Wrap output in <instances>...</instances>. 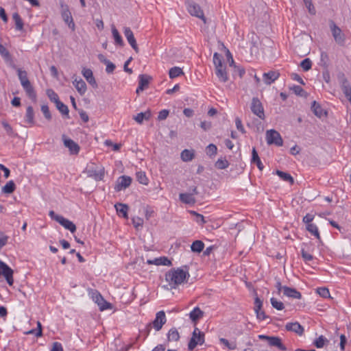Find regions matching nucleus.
I'll return each instance as SVG.
<instances>
[{"mask_svg": "<svg viewBox=\"0 0 351 351\" xmlns=\"http://www.w3.org/2000/svg\"><path fill=\"white\" fill-rule=\"evenodd\" d=\"M188 269V266L185 265L183 268L171 269L166 274L165 280L171 288H176L190 277Z\"/></svg>", "mask_w": 351, "mask_h": 351, "instance_id": "f257e3e1", "label": "nucleus"}, {"mask_svg": "<svg viewBox=\"0 0 351 351\" xmlns=\"http://www.w3.org/2000/svg\"><path fill=\"white\" fill-rule=\"evenodd\" d=\"M330 29L335 43L340 45L344 46L346 43V35L333 21H330Z\"/></svg>", "mask_w": 351, "mask_h": 351, "instance_id": "f03ea898", "label": "nucleus"}, {"mask_svg": "<svg viewBox=\"0 0 351 351\" xmlns=\"http://www.w3.org/2000/svg\"><path fill=\"white\" fill-rule=\"evenodd\" d=\"M204 342V333L199 331L197 328H195L192 333L189 344L188 349L193 350L197 345H202Z\"/></svg>", "mask_w": 351, "mask_h": 351, "instance_id": "7ed1b4c3", "label": "nucleus"}, {"mask_svg": "<svg viewBox=\"0 0 351 351\" xmlns=\"http://www.w3.org/2000/svg\"><path fill=\"white\" fill-rule=\"evenodd\" d=\"M266 141L268 145L274 144L277 146L283 145V140L280 133L275 130H269L266 132Z\"/></svg>", "mask_w": 351, "mask_h": 351, "instance_id": "20e7f679", "label": "nucleus"}, {"mask_svg": "<svg viewBox=\"0 0 351 351\" xmlns=\"http://www.w3.org/2000/svg\"><path fill=\"white\" fill-rule=\"evenodd\" d=\"M187 10L192 16L201 19L204 23H206V19L204 16L203 10L198 4L193 1H188Z\"/></svg>", "mask_w": 351, "mask_h": 351, "instance_id": "39448f33", "label": "nucleus"}, {"mask_svg": "<svg viewBox=\"0 0 351 351\" xmlns=\"http://www.w3.org/2000/svg\"><path fill=\"white\" fill-rule=\"evenodd\" d=\"M61 15L63 21L68 25V26L73 30H75V23L67 5L61 3Z\"/></svg>", "mask_w": 351, "mask_h": 351, "instance_id": "423d86ee", "label": "nucleus"}, {"mask_svg": "<svg viewBox=\"0 0 351 351\" xmlns=\"http://www.w3.org/2000/svg\"><path fill=\"white\" fill-rule=\"evenodd\" d=\"M251 110L252 112L258 116L260 119H265V113H264V108L263 106L262 103L259 100L258 97H253L252 99V104H251Z\"/></svg>", "mask_w": 351, "mask_h": 351, "instance_id": "0eeeda50", "label": "nucleus"}, {"mask_svg": "<svg viewBox=\"0 0 351 351\" xmlns=\"http://www.w3.org/2000/svg\"><path fill=\"white\" fill-rule=\"evenodd\" d=\"M93 299L97 304L101 311L112 308V304L106 301L102 295L97 291L93 293Z\"/></svg>", "mask_w": 351, "mask_h": 351, "instance_id": "6e6552de", "label": "nucleus"}, {"mask_svg": "<svg viewBox=\"0 0 351 351\" xmlns=\"http://www.w3.org/2000/svg\"><path fill=\"white\" fill-rule=\"evenodd\" d=\"M167 318L164 311H158L156 315V318L152 322L154 328L156 331H159L162 329L163 325L166 323Z\"/></svg>", "mask_w": 351, "mask_h": 351, "instance_id": "1a4fd4ad", "label": "nucleus"}, {"mask_svg": "<svg viewBox=\"0 0 351 351\" xmlns=\"http://www.w3.org/2000/svg\"><path fill=\"white\" fill-rule=\"evenodd\" d=\"M62 141L64 145L69 149L70 154H78L80 147L77 143L72 139L66 138L65 135H62Z\"/></svg>", "mask_w": 351, "mask_h": 351, "instance_id": "9d476101", "label": "nucleus"}, {"mask_svg": "<svg viewBox=\"0 0 351 351\" xmlns=\"http://www.w3.org/2000/svg\"><path fill=\"white\" fill-rule=\"evenodd\" d=\"M132 178L128 176H121L117 180L114 186V190L116 191H121L128 188L132 183Z\"/></svg>", "mask_w": 351, "mask_h": 351, "instance_id": "9b49d317", "label": "nucleus"}, {"mask_svg": "<svg viewBox=\"0 0 351 351\" xmlns=\"http://www.w3.org/2000/svg\"><path fill=\"white\" fill-rule=\"evenodd\" d=\"M86 172L88 177L93 178L96 181L102 180L105 174L104 168H100L99 169L89 168Z\"/></svg>", "mask_w": 351, "mask_h": 351, "instance_id": "f8f14e48", "label": "nucleus"}, {"mask_svg": "<svg viewBox=\"0 0 351 351\" xmlns=\"http://www.w3.org/2000/svg\"><path fill=\"white\" fill-rule=\"evenodd\" d=\"M285 328L288 331H291L301 336L303 335L304 329L298 322H289L285 325Z\"/></svg>", "mask_w": 351, "mask_h": 351, "instance_id": "ddd939ff", "label": "nucleus"}, {"mask_svg": "<svg viewBox=\"0 0 351 351\" xmlns=\"http://www.w3.org/2000/svg\"><path fill=\"white\" fill-rule=\"evenodd\" d=\"M21 86L29 98L35 102L36 101V93L29 80L28 82L21 83Z\"/></svg>", "mask_w": 351, "mask_h": 351, "instance_id": "4468645a", "label": "nucleus"}, {"mask_svg": "<svg viewBox=\"0 0 351 351\" xmlns=\"http://www.w3.org/2000/svg\"><path fill=\"white\" fill-rule=\"evenodd\" d=\"M263 80L267 85H270L274 82L279 77L280 73L277 71H270L263 73Z\"/></svg>", "mask_w": 351, "mask_h": 351, "instance_id": "2eb2a0df", "label": "nucleus"}, {"mask_svg": "<svg viewBox=\"0 0 351 351\" xmlns=\"http://www.w3.org/2000/svg\"><path fill=\"white\" fill-rule=\"evenodd\" d=\"M56 221L61 224L64 228L71 231V232L73 233L76 230L75 225L71 221L64 217H58L56 219Z\"/></svg>", "mask_w": 351, "mask_h": 351, "instance_id": "dca6fc26", "label": "nucleus"}, {"mask_svg": "<svg viewBox=\"0 0 351 351\" xmlns=\"http://www.w3.org/2000/svg\"><path fill=\"white\" fill-rule=\"evenodd\" d=\"M268 343L269 346L276 347L280 350H287V347L282 343V339L278 337L270 336Z\"/></svg>", "mask_w": 351, "mask_h": 351, "instance_id": "f3484780", "label": "nucleus"}, {"mask_svg": "<svg viewBox=\"0 0 351 351\" xmlns=\"http://www.w3.org/2000/svg\"><path fill=\"white\" fill-rule=\"evenodd\" d=\"M147 264L156 265H166L171 266L172 265L171 261L166 256H160L156 258L154 260H147Z\"/></svg>", "mask_w": 351, "mask_h": 351, "instance_id": "a211bd4d", "label": "nucleus"}, {"mask_svg": "<svg viewBox=\"0 0 351 351\" xmlns=\"http://www.w3.org/2000/svg\"><path fill=\"white\" fill-rule=\"evenodd\" d=\"M283 294L289 298L300 299L301 293L295 289L285 286L282 287Z\"/></svg>", "mask_w": 351, "mask_h": 351, "instance_id": "6ab92c4d", "label": "nucleus"}, {"mask_svg": "<svg viewBox=\"0 0 351 351\" xmlns=\"http://www.w3.org/2000/svg\"><path fill=\"white\" fill-rule=\"evenodd\" d=\"M82 75L86 78L88 84H90L93 88H97V83L93 76V71L89 69H84L82 71Z\"/></svg>", "mask_w": 351, "mask_h": 351, "instance_id": "aec40b11", "label": "nucleus"}, {"mask_svg": "<svg viewBox=\"0 0 351 351\" xmlns=\"http://www.w3.org/2000/svg\"><path fill=\"white\" fill-rule=\"evenodd\" d=\"M311 110L313 111V112L314 113V114L319 117V118H322V117L324 116H326L327 115V112L326 111H325L322 108V106H320L319 104H318L317 102H316L315 101H314L313 103H312V105H311Z\"/></svg>", "mask_w": 351, "mask_h": 351, "instance_id": "412c9836", "label": "nucleus"}, {"mask_svg": "<svg viewBox=\"0 0 351 351\" xmlns=\"http://www.w3.org/2000/svg\"><path fill=\"white\" fill-rule=\"evenodd\" d=\"M116 210L119 216H122L125 219L128 218V211L129 207L127 204L122 203H117L114 205Z\"/></svg>", "mask_w": 351, "mask_h": 351, "instance_id": "4be33fe9", "label": "nucleus"}, {"mask_svg": "<svg viewBox=\"0 0 351 351\" xmlns=\"http://www.w3.org/2000/svg\"><path fill=\"white\" fill-rule=\"evenodd\" d=\"M215 74L219 78V80L221 82H226L229 80L228 73L226 70V66H223L221 68L215 69Z\"/></svg>", "mask_w": 351, "mask_h": 351, "instance_id": "5701e85b", "label": "nucleus"}, {"mask_svg": "<svg viewBox=\"0 0 351 351\" xmlns=\"http://www.w3.org/2000/svg\"><path fill=\"white\" fill-rule=\"evenodd\" d=\"M73 84L80 95L85 94L87 87L85 82L82 79H80L79 80L75 79L73 82Z\"/></svg>", "mask_w": 351, "mask_h": 351, "instance_id": "b1692460", "label": "nucleus"}, {"mask_svg": "<svg viewBox=\"0 0 351 351\" xmlns=\"http://www.w3.org/2000/svg\"><path fill=\"white\" fill-rule=\"evenodd\" d=\"M25 121L27 124H29L30 126H32L35 124L34 121V112L32 106H29L27 108L25 117Z\"/></svg>", "mask_w": 351, "mask_h": 351, "instance_id": "393cba45", "label": "nucleus"}, {"mask_svg": "<svg viewBox=\"0 0 351 351\" xmlns=\"http://www.w3.org/2000/svg\"><path fill=\"white\" fill-rule=\"evenodd\" d=\"M251 162L256 164L260 171H262L264 169V165H263L255 147H253L252 150Z\"/></svg>", "mask_w": 351, "mask_h": 351, "instance_id": "a878e982", "label": "nucleus"}, {"mask_svg": "<svg viewBox=\"0 0 351 351\" xmlns=\"http://www.w3.org/2000/svg\"><path fill=\"white\" fill-rule=\"evenodd\" d=\"M204 313L199 307H195L189 313V317L193 322L196 323L204 316Z\"/></svg>", "mask_w": 351, "mask_h": 351, "instance_id": "bb28decb", "label": "nucleus"}, {"mask_svg": "<svg viewBox=\"0 0 351 351\" xmlns=\"http://www.w3.org/2000/svg\"><path fill=\"white\" fill-rule=\"evenodd\" d=\"M152 116L151 111L147 110L144 112L138 113L136 116L134 117V119L139 124H141L144 120H149Z\"/></svg>", "mask_w": 351, "mask_h": 351, "instance_id": "cd10ccee", "label": "nucleus"}, {"mask_svg": "<svg viewBox=\"0 0 351 351\" xmlns=\"http://www.w3.org/2000/svg\"><path fill=\"white\" fill-rule=\"evenodd\" d=\"M167 341H178L180 338V333L176 328H171L167 334Z\"/></svg>", "mask_w": 351, "mask_h": 351, "instance_id": "c85d7f7f", "label": "nucleus"}, {"mask_svg": "<svg viewBox=\"0 0 351 351\" xmlns=\"http://www.w3.org/2000/svg\"><path fill=\"white\" fill-rule=\"evenodd\" d=\"M180 199L182 202L186 204H194L195 203V199L193 196V194L189 193H180L179 195Z\"/></svg>", "mask_w": 351, "mask_h": 351, "instance_id": "c756f323", "label": "nucleus"}, {"mask_svg": "<svg viewBox=\"0 0 351 351\" xmlns=\"http://www.w3.org/2000/svg\"><path fill=\"white\" fill-rule=\"evenodd\" d=\"M112 36L114 39L115 44L120 47H123L124 45V43L122 39V37L120 35V34L119 33L117 28L114 25H112Z\"/></svg>", "mask_w": 351, "mask_h": 351, "instance_id": "7c9ffc66", "label": "nucleus"}, {"mask_svg": "<svg viewBox=\"0 0 351 351\" xmlns=\"http://www.w3.org/2000/svg\"><path fill=\"white\" fill-rule=\"evenodd\" d=\"M12 19L14 21L15 23V28L17 30L21 31L23 29V21L22 19L21 18L20 15L18 12H14L12 14Z\"/></svg>", "mask_w": 351, "mask_h": 351, "instance_id": "2f4dec72", "label": "nucleus"}, {"mask_svg": "<svg viewBox=\"0 0 351 351\" xmlns=\"http://www.w3.org/2000/svg\"><path fill=\"white\" fill-rule=\"evenodd\" d=\"M204 247V243L200 240L193 241L191 246V251L197 253H200L203 251Z\"/></svg>", "mask_w": 351, "mask_h": 351, "instance_id": "473e14b6", "label": "nucleus"}, {"mask_svg": "<svg viewBox=\"0 0 351 351\" xmlns=\"http://www.w3.org/2000/svg\"><path fill=\"white\" fill-rule=\"evenodd\" d=\"M194 156V152L191 150L184 149L181 152V158L184 162L192 160Z\"/></svg>", "mask_w": 351, "mask_h": 351, "instance_id": "72a5a7b5", "label": "nucleus"}, {"mask_svg": "<svg viewBox=\"0 0 351 351\" xmlns=\"http://www.w3.org/2000/svg\"><path fill=\"white\" fill-rule=\"evenodd\" d=\"M337 80H338L339 84H340L341 89L345 87H347V86H350L345 74L342 72H340L337 74Z\"/></svg>", "mask_w": 351, "mask_h": 351, "instance_id": "f704fd0d", "label": "nucleus"}, {"mask_svg": "<svg viewBox=\"0 0 351 351\" xmlns=\"http://www.w3.org/2000/svg\"><path fill=\"white\" fill-rule=\"evenodd\" d=\"M276 174L284 181L289 182L291 184H293L294 182L293 177L288 173L277 170Z\"/></svg>", "mask_w": 351, "mask_h": 351, "instance_id": "c9c22d12", "label": "nucleus"}, {"mask_svg": "<svg viewBox=\"0 0 351 351\" xmlns=\"http://www.w3.org/2000/svg\"><path fill=\"white\" fill-rule=\"evenodd\" d=\"M183 74L184 73L182 69L178 66L172 67L169 71V77L171 79L177 77Z\"/></svg>", "mask_w": 351, "mask_h": 351, "instance_id": "e433bc0d", "label": "nucleus"}, {"mask_svg": "<svg viewBox=\"0 0 351 351\" xmlns=\"http://www.w3.org/2000/svg\"><path fill=\"white\" fill-rule=\"evenodd\" d=\"M15 188L16 186L14 182L12 180H10L7 182L6 184L2 188V191L4 193L10 194L14 191Z\"/></svg>", "mask_w": 351, "mask_h": 351, "instance_id": "4c0bfd02", "label": "nucleus"}, {"mask_svg": "<svg viewBox=\"0 0 351 351\" xmlns=\"http://www.w3.org/2000/svg\"><path fill=\"white\" fill-rule=\"evenodd\" d=\"M213 63L215 64V69L225 66L222 62V56L217 52H215L213 55Z\"/></svg>", "mask_w": 351, "mask_h": 351, "instance_id": "58836bf2", "label": "nucleus"}, {"mask_svg": "<svg viewBox=\"0 0 351 351\" xmlns=\"http://www.w3.org/2000/svg\"><path fill=\"white\" fill-rule=\"evenodd\" d=\"M56 108L58 110L63 114L67 117L69 118V108L67 106L64 104L62 101H58L57 104H56Z\"/></svg>", "mask_w": 351, "mask_h": 351, "instance_id": "ea45409f", "label": "nucleus"}, {"mask_svg": "<svg viewBox=\"0 0 351 351\" xmlns=\"http://www.w3.org/2000/svg\"><path fill=\"white\" fill-rule=\"evenodd\" d=\"M152 77L147 75H139V83L138 84L141 86H143L145 88L148 86Z\"/></svg>", "mask_w": 351, "mask_h": 351, "instance_id": "a19ab883", "label": "nucleus"}, {"mask_svg": "<svg viewBox=\"0 0 351 351\" xmlns=\"http://www.w3.org/2000/svg\"><path fill=\"white\" fill-rule=\"evenodd\" d=\"M307 230L311 233L313 235H314L317 239H320L319 233L318 231V228L316 225L312 223V224H308L306 226Z\"/></svg>", "mask_w": 351, "mask_h": 351, "instance_id": "79ce46f5", "label": "nucleus"}, {"mask_svg": "<svg viewBox=\"0 0 351 351\" xmlns=\"http://www.w3.org/2000/svg\"><path fill=\"white\" fill-rule=\"evenodd\" d=\"M263 306H254V311L256 314V317L259 320H265L267 317L265 312L261 311Z\"/></svg>", "mask_w": 351, "mask_h": 351, "instance_id": "37998d69", "label": "nucleus"}, {"mask_svg": "<svg viewBox=\"0 0 351 351\" xmlns=\"http://www.w3.org/2000/svg\"><path fill=\"white\" fill-rule=\"evenodd\" d=\"M219 341L228 348L230 350H234L237 349V344L235 342H229V341L225 338H220Z\"/></svg>", "mask_w": 351, "mask_h": 351, "instance_id": "c03bdc74", "label": "nucleus"}, {"mask_svg": "<svg viewBox=\"0 0 351 351\" xmlns=\"http://www.w3.org/2000/svg\"><path fill=\"white\" fill-rule=\"evenodd\" d=\"M1 125L3 127L8 135L10 136H14L16 135L14 134V132L12 126L6 121H2Z\"/></svg>", "mask_w": 351, "mask_h": 351, "instance_id": "a18cd8bd", "label": "nucleus"}, {"mask_svg": "<svg viewBox=\"0 0 351 351\" xmlns=\"http://www.w3.org/2000/svg\"><path fill=\"white\" fill-rule=\"evenodd\" d=\"M229 166V162L226 159L219 158L215 162V167L218 169H225Z\"/></svg>", "mask_w": 351, "mask_h": 351, "instance_id": "49530a36", "label": "nucleus"}, {"mask_svg": "<svg viewBox=\"0 0 351 351\" xmlns=\"http://www.w3.org/2000/svg\"><path fill=\"white\" fill-rule=\"evenodd\" d=\"M291 90L293 91V93L298 96L301 97H306V93L304 90V89L298 85H294L293 86L290 88Z\"/></svg>", "mask_w": 351, "mask_h": 351, "instance_id": "de8ad7c7", "label": "nucleus"}, {"mask_svg": "<svg viewBox=\"0 0 351 351\" xmlns=\"http://www.w3.org/2000/svg\"><path fill=\"white\" fill-rule=\"evenodd\" d=\"M47 95L48 97L49 98V99L51 101L54 102L55 104H57L58 101H60L59 97H58V94L56 93H55L53 90L48 89L47 90Z\"/></svg>", "mask_w": 351, "mask_h": 351, "instance_id": "09e8293b", "label": "nucleus"}, {"mask_svg": "<svg viewBox=\"0 0 351 351\" xmlns=\"http://www.w3.org/2000/svg\"><path fill=\"white\" fill-rule=\"evenodd\" d=\"M17 73L21 84L24 83V82L29 81V79L27 77V73L25 71H23L21 69H18Z\"/></svg>", "mask_w": 351, "mask_h": 351, "instance_id": "8fccbe9b", "label": "nucleus"}, {"mask_svg": "<svg viewBox=\"0 0 351 351\" xmlns=\"http://www.w3.org/2000/svg\"><path fill=\"white\" fill-rule=\"evenodd\" d=\"M0 54L7 61L11 60V55L7 49L0 43Z\"/></svg>", "mask_w": 351, "mask_h": 351, "instance_id": "3c124183", "label": "nucleus"}, {"mask_svg": "<svg viewBox=\"0 0 351 351\" xmlns=\"http://www.w3.org/2000/svg\"><path fill=\"white\" fill-rule=\"evenodd\" d=\"M137 180L142 184L147 185L148 183V179L144 172L139 171L136 173Z\"/></svg>", "mask_w": 351, "mask_h": 351, "instance_id": "603ef678", "label": "nucleus"}, {"mask_svg": "<svg viewBox=\"0 0 351 351\" xmlns=\"http://www.w3.org/2000/svg\"><path fill=\"white\" fill-rule=\"evenodd\" d=\"M271 304L274 308L278 311H281L284 309L285 305L282 302L278 301L277 299L274 298H271Z\"/></svg>", "mask_w": 351, "mask_h": 351, "instance_id": "864d4df0", "label": "nucleus"}, {"mask_svg": "<svg viewBox=\"0 0 351 351\" xmlns=\"http://www.w3.org/2000/svg\"><path fill=\"white\" fill-rule=\"evenodd\" d=\"M300 66L304 71H307L311 69L312 62L309 58H305L300 62Z\"/></svg>", "mask_w": 351, "mask_h": 351, "instance_id": "5fc2aeb1", "label": "nucleus"}, {"mask_svg": "<svg viewBox=\"0 0 351 351\" xmlns=\"http://www.w3.org/2000/svg\"><path fill=\"white\" fill-rule=\"evenodd\" d=\"M126 38H127L128 42L131 45L132 49L136 51V53H138L139 49L137 45L136 40V38H134V36L133 35V36L128 37Z\"/></svg>", "mask_w": 351, "mask_h": 351, "instance_id": "6e6d98bb", "label": "nucleus"}, {"mask_svg": "<svg viewBox=\"0 0 351 351\" xmlns=\"http://www.w3.org/2000/svg\"><path fill=\"white\" fill-rule=\"evenodd\" d=\"M326 341H328V340L324 336L321 335L315 341L314 345L317 348H321L324 347Z\"/></svg>", "mask_w": 351, "mask_h": 351, "instance_id": "4d7b16f0", "label": "nucleus"}, {"mask_svg": "<svg viewBox=\"0 0 351 351\" xmlns=\"http://www.w3.org/2000/svg\"><path fill=\"white\" fill-rule=\"evenodd\" d=\"M317 293L322 298H330L329 290L326 287H320L317 289Z\"/></svg>", "mask_w": 351, "mask_h": 351, "instance_id": "13d9d810", "label": "nucleus"}, {"mask_svg": "<svg viewBox=\"0 0 351 351\" xmlns=\"http://www.w3.org/2000/svg\"><path fill=\"white\" fill-rule=\"evenodd\" d=\"M41 111L44 114L45 119L48 121H51V114L49 111V107L47 105L41 106Z\"/></svg>", "mask_w": 351, "mask_h": 351, "instance_id": "bf43d9fd", "label": "nucleus"}, {"mask_svg": "<svg viewBox=\"0 0 351 351\" xmlns=\"http://www.w3.org/2000/svg\"><path fill=\"white\" fill-rule=\"evenodd\" d=\"M206 154L209 156H215L217 154V148L214 144H209L206 149Z\"/></svg>", "mask_w": 351, "mask_h": 351, "instance_id": "052dcab7", "label": "nucleus"}, {"mask_svg": "<svg viewBox=\"0 0 351 351\" xmlns=\"http://www.w3.org/2000/svg\"><path fill=\"white\" fill-rule=\"evenodd\" d=\"M8 238L4 232L0 230V250L7 244Z\"/></svg>", "mask_w": 351, "mask_h": 351, "instance_id": "680f3d73", "label": "nucleus"}, {"mask_svg": "<svg viewBox=\"0 0 351 351\" xmlns=\"http://www.w3.org/2000/svg\"><path fill=\"white\" fill-rule=\"evenodd\" d=\"M301 255L305 261H311L313 259V256L311 254L308 253L304 248L301 250Z\"/></svg>", "mask_w": 351, "mask_h": 351, "instance_id": "e2e57ef3", "label": "nucleus"}, {"mask_svg": "<svg viewBox=\"0 0 351 351\" xmlns=\"http://www.w3.org/2000/svg\"><path fill=\"white\" fill-rule=\"evenodd\" d=\"M306 7L307 8L308 12L311 14H315V9L314 5L312 3L311 0H307L304 2Z\"/></svg>", "mask_w": 351, "mask_h": 351, "instance_id": "0e129e2a", "label": "nucleus"}, {"mask_svg": "<svg viewBox=\"0 0 351 351\" xmlns=\"http://www.w3.org/2000/svg\"><path fill=\"white\" fill-rule=\"evenodd\" d=\"M132 223L136 228H138L143 226V219L140 217H134L132 219Z\"/></svg>", "mask_w": 351, "mask_h": 351, "instance_id": "69168bd1", "label": "nucleus"}, {"mask_svg": "<svg viewBox=\"0 0 351 351\" xmlns=\"http://www.w3.org/2000/svg\"><path fill=\"white\" fill-rule=\"evenodd\" d=\"M321 62L324 67L328 66V56L326 52L322 51L321 53Z\"/></svg>", "mask_w": 351, "mask_h": 351, "instance_id": "338daca9", "label": "nucleus"}, {"mask_svg": "<svg viewBox=\"0 0 351 351\" xmlns=\"http://www.w3.org/2000/svg\"><path fill=\"white\" fill-rule=\"evenodd\" d=\"M51 351H63L62 346L59 342H53Z\"/></svg>", "mask_w": 351, "mask_h": 351, "instance_id": "774afa93", "label": "nucleus"}]
</instances>
